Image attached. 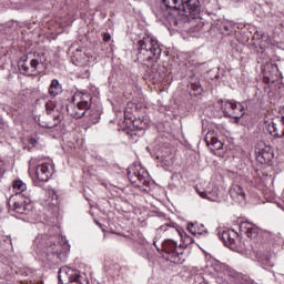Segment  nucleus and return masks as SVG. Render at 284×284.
<instances>
[{"mask_svg": "<svg viewBox=\"0 0 284 284\" xmlns=\"http://www.w3.org/2000/svg\"><path fill=\"white\" fill-rule=\"evenodd\" d=\"M162 6L166 8L164 18L170 26H179L176 14L182 10V14L190 19H199L201 17V1L200 0H161ZM170 10H173L170 11ZM175 12V13H174Z\"/></svg>", "mask_w": 284, "mask_h": 284, "instance_id": "obj_1", "label": "nucleus"}, {"mask_svg": "<svg viewBox=\"0 0 284 284\" xmlns=\"http://www.w3.org/2000/svg\"><path fill=\"white\" fill-rule=\"evenodd\" d=\"M136 61L146 68H152L161 59V44L154 37H143L134 43Z\"/></svg>", "mask_w": 284, "mask_h": 284, "instance_id": "obj_2", "label": "nucleus"}, {"mask_svg": "<svg viewBox=\"0 0 284 284\" xmlns=\"http://www.w3.org/2000/svg\"><path fill=\"white\" fill-rule=\"evenodd\" d=\"M124 121L118 123V131L125 132L131 139L135 136H143L145 130L150 128V119L144 118H134L132 113V106H126L124 109Z\"/></svg>", "mask_w": 284, "mask_h": 284, "instance_id": "obj_3", "label": "nucleus"}, {"mask_svg": "<svg viewBox=\"0 0 284 284\" xmlns=\"http://www.w3.org/2000/svg\"><path fill=\"white\" fill-rule=\"evenodd\" d=\"M48 63V57L45 53H28L22 55L18 62L20 74L24 77H37L45 70Z\"/></svg>", "mask_w": 284, "mask_h": 284, "instance_id": "obj_4", "label": "nucleus"}, {"mask_svg": "<svg viewBox=\"0 0 284 284\" xmlns=\"http://www.w3.org/2000/svg\"><path fill=\"white\" fill-rule=\"evenodd\" d=\"M154 247L158 252H162L163 258L181 265L185 263V255L183 254V248L179 246V243L172 239H166L161 243V246L156 245V241H153Z\"/></svg>", "mask_w": 284, "mask_h": 284, "instance_id": "obj_5", "label": "nucleus"}, {"mask_svg": "<svg viewBox=\"0 0 284 284\" xmlns=\"http://www.w3.org/2000/svg\"><path fill=\"white\" fill-rule=\"evenodd\" d=\"M92 108V94L88 92H78L72 97V104L67 106V112L73 119L85 116L88 110Z\"/></svg>", "mask_w": 284, "mask_h": 284, "instance_id": "obj_6", "label": "nucleus"}, {"mask_svg": "<svg viewBox=\"0 0 284 284\" xmlns=\"http://www.w3.org/2000/svg\"><path fill=\"white\" fill-rule=\"evenodd\" d=\"M29 174L33 181L48 183L50 181V176H52V165H50V163L39 164V160L37 158H31L29 161Z\"/></svg>", "mask_w": 284, "mask_h": 284, "instance_id": "obj_7", "label": "nucleus"}, {"mask_svg": "<svg viewBox=\"0 0 284 284\" xmlns=\"http://www.w3.org/2000/svg\"><path fill=\"white\" fill-rule=\"evenodd\" d=\"M59 284H90L85 273L69 266H62L58 272Z\"/></svg>", "mask_w": 284, "mask_h": 284, "instance_id": "obj_8", "label": "nucleus"}, {"mask_svg": "<svg viewBox=\"0 0 284 284\" xmlns=\"http://www.w3.org/2000/svg\"><path fill=\"white\" fill-rule=\"evenodd\" d=\"M128 179L132 185L139 187L140 190H145L143 187H150V173L141 164H132L128 169Z\"/></svg>", "mask_w": 284, "mask_h": 284, "instance_id": "obj_9", "label": "nucleus"}, {"mask_svg": "<svg viewBox=\"0 0 284 284\" xmlns=\"http://www.w3.org/2000/svg\"><path fill=\"white\" fill-rule=\"evenodd\" d=\"M9 207L17 214H30L32 212V200L23 193H16L9 199Z\"/></svg>", "mask_w": 284, "mask_h": 284, "instance_id": "obj_10", "label": "nucleus"}, {"mask_svg": "<svg viewBox=\"0 0 284 284\" xmlns=\"http://www.w3.org/2000/svg\"><path fill=\"white\" fill-rule=\"evenodd\" d=\"M262 77L266 85H272L278 81V65L276 63L266 62L262 65Z\"/></svg>", "mask_w": 284, "mask_h": 284, "instance_id": "obj_11", "label": "nucleus"}, {"mask_svg": "<svg viewBox=\"0 0 284 284\" xmlns=\"http://www.w3.org/2000/svg\"><path fill=\"white\" fill-rule=\"evenodd\" d=\"M220 239L226 247L236 250V243H239V233L236 231L226 229L222 231Z\"/></svg>", "mask_w": 284, "mask_h": 284, "instance_id": "obj_12", "label": "nucleus"}, {"mask_svg": "<svg viewBox=\"0 0 284 284\" xmlns=\"http://www.w3.org/2000/svg\"><path fill=\"white\" fill-rule=\"evenodd\" d=\"M239 227L242 236H247L248 239H256L258 236V229L250 222H241Z\"/></svg>", "mask_w": 284, "mask_h": 284, "instance_id": "obj_13", "label": "nucleus"}, {"mask_svg": "<svg viewBox=\"0 0 284 284\" xmlns=\"http://www.w3.org/2000/svg\"><path fill=\"white\" fill-rule=\"evenodd\" d=\"M205 141L212 152L223 150V141L219 140V136H216V132L209 131L206 133Z\"/></svg>", "mask_w": 284, "mask_h": 284, "instance_id": "obj_14", "label": "nucleus"}, {"mask_svg": "<svg viewBox=\"0 0 284 284\" xmlns=\"http://www.w3.org/2000/svg\"><path fill=\"white\" fill-rule=\"evenodd\" d=\"M256 161L262 165L265 163H270L272 159H274V153H272V148L265 146L264 149H258L256 152Z\"/></svg>", "mask_w": 284, "mask_h": 284, "instance_id": "obj_15", "label": "nucleus"}, {"mask_svg": "<svg viewBox=\"0 0 284 284\" xmlns=\"http://www.w3.org/2000/svg\"><path fill=\"white\" fill-rule=\"evenodd\" d=\"M243 114H245V106H243V103L235 101L233 104V112H229V119H234L235 123H239Z\"/></svg>", "mask_w": 284, "mask_h": 284, "instance_id": "obj_16", "label": "nucleus"}, {"mask_svg": "<svg viewBox=\"0 0 284 284\" xmlns=\"http://www.w3.org/2000/svg\"><path fill=\"white\" fill-rule=\"evenodd\" d=\"M187 230L193 236H207V229H205V225L199 224V222L195 223H189Z\"/></svg>", "mask_w": 284, "mask_h": 284, "instance_id": "obj_17", "label": "nucleus"}, {"mask_svg": "<svg viewBox=\"0 0 284 284\" xmlns=\"http://www.w3.org/2000/svg\"><path fill=\"white\" fill-rule=\"evenodd\" d=\"M231 196L236 203H243V201H245V190H243L241 185L235 184L231 191Z\"/></svg>", "mask_w": 284, "mask_h": 284, "instance_id": "obj_18", "label": "nucleus"}, {"mask_svg": "<svg viewBox=\"0 0 284 284\" xmlns=\"http://www.w3.org/2000/svg\"><path fill=\"white\" fill-rule=\"evenodd\" d=\"M48 92L50 97H59V94L63 92V85H61L57 79H53L49 85Z\"/></svg>", "mask_w": 284, "mask_h": 284, "instance_id": "obj_19", "label": "nucleus"}, {"mask_svg": "<svg viewBox=\"0 0 284 284\" xmlns=\"http://www.w3.org/2000/svg\"><path fill=\"white\" fill-rule=\"evenodd\" d=\"M281 123L283 125V132L282 134L278 133V126L276 123L272 122L268 128H270V134L274 136V139H283L284 138V115L281 116Z\"/></svg>", "mask_w": 284, "mask_h": 284, "instance_id": "obj_20", "label": "nucleus"}, {"mask_svg": "<svg viewBox=\"0 0 284 284\" xmlns=\"http://www.w3.org/2000/svg\"><path fill=\"white\" fill-rule=\"evenodd\" d=\"M73 59L77 61L78 65H87L89 58L85 52L77 49L73 53Z\"/></svg>", "mask_w": 284, "mask_h": 284, "instance_id": "obj_21", "label": "nucleus"}, {"mask_svg": "<svg viewBox=\"0 0 284 284\" xmlns=\"http://www.w3.org/2000/svg\"><path fill=\"white\" fill-rule=\"evenodd\" d=\"M196 193L199 194V196H201V199H206V201H219V193L216 191L205 192L196 189Z\"/></svg>", "mask_w": 284, "mask_h": 284, "instance_id": "obj_22", "label": "nucleus"}, {"mask_svg": "<svg viewBox=\"0 0 284 284\" xmlns=\"http://www.w3.org/2000/svg\"><path fill=\"white\" fill-rule=\"evenodd\" d=\"M138 246H135L138 254L140 256H143L144 258H148V250L150 247V243L145 242V240H140L136 243Z\"/></svg>", "mask_w": 284, "mask_h": 284, "instance_id": "obj_23", "label": "nucleus"}, {"mask_svg": "<svg viewBox=\"0 0 284 284\" xmlns=\"http://www.w3.org/2000/svg\"><path fill=\"white\" fill-rule=\"evenodd\" d=\"M234 100H226L222 103L221 110L224 114V116H226L227 119H230V113L229 112H233L234 110Z\"/></svg>", "mask_w": 284, "mask_h": 284, "instance_id": "obj_24", "label": "nucleus"}, {"mask_svg": "<svg viewBox=\"0 0 284 284\" xmlns=\"http://www.w3.org/2000/svg\"><path fill=\"white\" fill-rule=\"evenodd\" d=\"M100 119H101V111L97 109H91L89 111V119H88L89 125H94L95 123H99Z\"/></svg>", "mask_w": 284, "mask_h": 284, "instance_id": "obj_25", "label": "nucleus"}, {"mask_svg": "<svg viewBox=\"0 0 284 284\" xmlns=\"http://www.w3.org/2000/svg\"><path fill=\"white\" fill-rule=\"evenodd\" d=\"M53 114V122H49L44 128L48 130H52V128H57L61 121H63V114L59 113V111H55Z\"/></svg>", "mask_w": 284, "mask_h": 284, "instance_id": "obj_26", "label": "nucleus"}, {"mask_svg": "<svg viewBox=\"0 0 284 284\" xmlns=\"http://www.w3.org/2000/svg\"><path fill=\"white\" fill-rule=\"evenodd\" d=\"M12 187L16 191V194H24L23 192L28 190V184H26L21 180H16L13 181Z\"/></svg>", "mask_w": 284, "mask_h": 284, "instance_id": "obj_27", "label": "nucleus"}, {"mask_svg": "<svg viewBox=\"0 0 284 284\" xmlns=\"http://www.w3.org/2000/svg\"><path fill=\"white\" fill-rule=\"evenodd\" d=\"M182 239V243L179 245V247H181L182 252L183 250H185L186 247H190V245H192L194 243V237L190 236V235H181Z\"/></svg>", "mask_w": 284, "mask_h": 284, "instance_id": "obj_28", "label": "nucleus"}, {"mask_svg": "<svg viewBox=\"0 0 284 284\" xmlns=\"http://www.w3.org/2000/svg\"><path fill=\"white\" fill-rule=\"evenodd\" d=\"M161 232H168V230H171V232H174L175 234H180L181 236V230L176 226H174L173 223L164 224L160 226Z\"/></svg>", "mask_w": 284, "mask_h": 284, "instance_id": "obj_29", "label": "nucleus"}, {"mask_svg": "<svg viewBox=\"0 0 284 284\" xmlns=\"http://www.w3.org/2000/svg\"><path fill=\"white\" fill-rule=\"evenodd\" d=\"M55 109H57V105L54 104V102H52V101L47 102V104H45L47 114H53L54 112H57Z\"/></svg>", "mask_w": 284, "mask_h": 284, "instance_id": "obj_30", "label": "nucleus"}, {"mask_svg": "<svg viewBox=\"0 0 284 284\" xmlns=\"http://www.w3.org/2000/svg\"><path fill=\"white\" fill-rule=\"evenodd\" d=\"M191 87L194 92H197V94H201V92H203V88L201 87L200 82H195Z\"/></svg>", "mask_w": 284, "mask_h": 284, "instance_id": "obj_31", "label": "nucleus"}, {"mask_svg": "<svg viewBox=\"0 0 284 284\" xmlns=\"http://www.w3.org/2000/svg\"><path fill=\"white\" fill-rule=\"evenodd\" d=\"M222 28L224 32H226V34H232V32L234 31V27H232V24H223Z\"/></svg>", "mask_w": 284, "mask_h": 284, "instance_id": "obj_32", "label": "nucleus"}, {"mask_svg": "<svg viewBox=\"0 0 284 284\" xmlns=\"http://www.w3.org/2000/svg\"><path fill=\"white\" fill-rule=\"evenodd\" d=\"M194 281H195L194 284H205V278L201 274L195 275Z\"/></svg>", "mask_w": 284, "mask_h": 284, "instance_id": "obj_33", "label": "nucleus"}, {"mask_svg": "<svg viewBox=\"0 0 284 284\" xmlns=\"http://www.w3.org/2000/svg\"><path fill=\"white\" fill-rule=\"evenodd\" d=\"M41 241H43V236L42 235H38L36 237V240L33 241V245H36V247H41Z\"/></svg>", "mask_w": 284, "mask_h": 284, "instance_id": "obj_34", "label": "nucleus"}, {"mask_svg": "<svg viewBox=\"0 0 284 284\" xmlns=\"http://www.w3.org/2000/svg\"><path fill=\"white\" fill-rule=\"evenodd\" d=\"M48 254H59V250H57V245H53L51 248H47Z\"/></svg>", "mask_w": 284, "mask_h": 284, "instance_id": "obj_35", "label": "nucleus"}, {"mask_svg": "<svg viewBox=\"0 0 284 284\" xmlns=\"http://www.w3.org/2000/svg\"><path fill=\"white\" fill-rule=\"evenodd\" d=\"M29 143H30L31 145H33V148H34V145H37V139L30 138V139H29Z\"/></svg>", "mask_w": 284, "mask_h": 284, "instance_id": "obj_36", "label": "nucleus"}, {"mask_svg": "<svg viewBox=\"0 0 284 284\" xmlns=\"http://www.w3.org/2000/svg\"><path fill=\"white\" fill-rule=\"evenodd\" d=\"M264 265H266L267 267H272V262L270 261V258H266V262L264 263Z\"/></svg>", "mask_w": 284, "mask_h": 284, "instance_id": "obj_37", "label": "nucleus"}, {"mask_svg": "<svg viewBox=\"0 0 284 284\" xmlns=\"http://www.w3.org/2000/svg\"><path fill=\"white\" fill-rule=\"evenodd\" d=\"M3 174V162L0 161V176Z\"/></svg>", "mask_w": 284, "mask_h": 284, "instance_id": "obj_38", "label": "nucleus"}, {"mask_svg": "<svg viewBox=\"0 0 284 284\" xmlns=\"http://www.w3.org/2000/svg\"><path fill=\"white\" fill-rule=\"evenodd\" d=\"M97 225H99V227H101L102 232H105V227H103V224L99 223L98 221H95Z\"/></svg>", "mask_w": 284, "mask_h": 284, "instance_id": "obj_39", "label": "nucleus"}, {"mask_svg": "<svg viewBox=\"0 0 284 284\" xmlns=\"http://www.w3.org/2000/svg\"><path fill=\"white\" fill-rule=\"evenodd\" d=\"M103 41H108V34L106 33H104V36H103Z\"/></svg>", "mask_w": 284, "mask_h": 284, "instance_id": "obj_40", "label": "nucleus"}, {"mask_svg": "<svg viewBox=\"0 0 284 284\" xmlns=\"http://www.w3.org/2000/svg\"><path fill=\"white\" fill-rule=\"evenodd\" d=\"M111 39H112V36L108 33V41H110Z\"/></svg>", "mask_w": 284, "mask_h": 284, "instance_id": "obj_41", "label": "nucleus"}, {"mask_svg": "<svg viewBox=\"0 0 284 284\" xmlns=\"http://www.w3.org/2000/svg\"><path fill=\"white\" fill-rule=\"evenodd\" d=\"M111 52H114V45L111 44Z\"/></svg>", "mask_w": 284, "mask_h": 284, "instance_id": "obj_42", "label": "nucleus"}, {"mask_svg": "<svg viewBox=\"0 0 284 284\" xmlns=\"http://www.w3.org/2000/svg\"><path fill=\"white\" fill-rule=\"evenodd\" d=\"M110 232H111V234H115L116 232H114L112 229H110Z\"/></svg>", "mask_w": 284, "mask_h": 284, "instance_id": "obj_43", "label": "nucleus"}, {"mask_svg": "<svg viewBox=\"0 0 284 284\" xmlns=\"http://www.w3.org/2000/svg\"><path fill=\"white\" fill-rule=\"evenodd\" d=\"M0 283H3V280L0 278Z\"/></svg>", "mask_w": 284, "mask_h": 284, "instance_id": "obj_44", "label": "nucleus"}, {"mask_svg": "<svg viewBox=\"0 0 284 284\" xmlns=\"http://www.w3.org/2000/svg\"><path fill=\"white\" fill-rule=\"evenodd\" d=\"M0 212H1V207H0Z\"/></svg>", "mask_w": 284, "mask_h": 284, "instance_id": "obj_45", "label": "nucleus"}]
</instances>
